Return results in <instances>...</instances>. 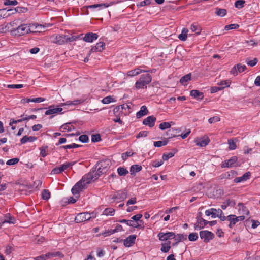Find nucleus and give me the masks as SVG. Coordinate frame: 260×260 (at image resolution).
<instances>
[{
  "mask_svg": "<svg viewBox=\"0 0 260 260\" xmlns=\"http://www.w3.org/2000/svg\"><path fill=\"white\" fill-rule=\"evenodd\" d=\"M215 10V14L218 16L223 17L226 14L227 11L225 9L216 8Z\"/></svg>",
  "mask_w": 260,
  "mask_h": 260,
  "instance_id": "34",
  "label": "nucleus"
},
{
  "mask_svg": "<svg viewBox=\"0 0 260 260\" xmlns=\"http://www.w3.org/2000/svg\"><path fill=\"white\" fill-rule=\"evenodd\" d=\"M148 113V110L146 106H142L141 107L140 110L136 113V117L137 118H140L142 116H145Z\"/></svg>",
  "mask_w": 260,
  "mask_h": 260,
  "instance_id": "20",
  "label": "nucleus"
},
{
  "mask_svg": "<svg viewBox=\"0 0 260 260\" xmlns=\"http://www.w3.org/2000/svg\"><path fill=\"white\" fill-rule=\"evenodd\" d=\"M174 156V153L169 152L168 153H164L162 156V159L164 160H167Z\"/></svg>",
  "mask_w": 260,
  "mask_h": 260,
  "instance_id": "60",
  "label": "nucleus"
},
{
  "mask_svg": "<svg viewBox=\"0 0 260 260\" xmlns=\"http://www.w3.org/2000/svg\"><path fill=\"white\" fill-rule=\"evenodd\" d=\"M117 172L119 176H125L128 173V170L122 167H120L117 169Z\"/></svg>",
  "mask_w": 260,
  "mask_h": 260,
  "instance_id": "39",
  "label": "nucleus"
},
{
  "mask_svg": "<svg viewBox=\"0 0 260 260\" xmlns=\"http://www.w3.org/2000/svg\"><path fill=\"white\" fill-rule=\"evenodd\" d=\"M47 146H43L40 148V155L43 157H45L47 156V153L46 152V149H47Z\"/></svg>",
  "mask_w": 260,
  "mask_h": 260,
  "instance_id": "57",
  "label": "nucleus"
},
{
  "mask_svg": "<svg viewBox=\"0 0 260 260\" xmlns=\"http://www.w3.org/2000/svg\"><path fill=\"white\" fill-rule=\"evenodd\" d=\"M170 244V242H168V243L167 244H162L160 250L164 253H166V252H168L171 248Z\"/></svg>",
  "mask_w": 260,
  "mask_h": 260,
  "instance_id": "41",
  "label": "nucleus"
},
{
  "mask_svg": "<svg viewBox=\"0 0 260 260\" xmlns=\"http://www.w3.org/2000/svg\"><path fill=\"white\" fill-rule=\"evenodd\" d=\"M236 65L239 73H242L247 69L246 66L245 65H242L240 63H238Z\"/></svg>",
  "mask_w": 260,
  "mask_h": 260,
  "instance_id": "62",
  "label": "nucleus"
},
{
  "mask_svg": "<svg viewBox=\"0 0 260 260\" xmlns=\"http://www.w3.org/2000/svg\"><path fill=\"white\" fill-rule=\"evenodd\" d=\"M190 29L192 32H195L196 35H199L201 32V27L197 23H193L190 26Z\"/></svg>",
  "mask_w": 260,
  "mask_h": 260,
  "instance_id": "25",
  "label": "nucleus"
},
{
  "mask_svg": "<svg viewBox=\"0 0 260 260\" xmlns=\"http://www.w3.org/2000/svg\"><path fill=\"white\" fill-rule=\"evenodd\" d=\"M237 174V173L236 171L232 170L230 172H226L224 174V177L226 178H230L231 177L232 178L233 176L236 175Z\"/></svg>",
  "mask_w": 260,
  "mask_h": 260,
  "instance_id": "58",
  "label": "nucleus"
},
{
  "mask_svg": "<svg viewBox=\"0 0 260 260\" xmlns=\"http://www.w3.org/2000/svg\"><path fill=\"white\" fill-rule=\"evenodd\" d=\"M198 238V235L197 233H191L188 235V239L190 241H195Z\"/></svg>",
  "mask_w": 260,
  "mask_h": 260,
  "instance_id": "51",
  "label": "nucleus"
},
{
  "mask_svg": "<svg viewBox=\"0 0 260 260\" xmlns=\"http://www.w3.org/2000/svg\"><path fill=\"white\" fill-rule=\"evenodd\" d=\"M101 140L100 134H93L91 136V141L92 142H98Z\"/></svg>",
  "mask_w": 260,
  "mask_h": 260,
  "instance_id": "56",
  "label": "nucleus"
},
{
  "mask_svg": "<svg viewBox=\"0 0 260 260\" xmlns=\"http://www.w3.org/2000/svg\"><path fill=\"white\" fill-rule=\"evenodd\" d=\"M188 30L187 29H183L182 33L178 36V38L181 41H185L187 37V32Z\"/></svg>",
  "mask_w": 260,
  "mask_h": 260,
  "instance_id": "37",
  "label": "nucleus"
},
{
  "mask_svg": "<svg viewBox=\"0 0 260 260\" xmlns=\"http://www.w3.org/2000/svg\"><path fill=\"white\" fill-rule=\"evenodd\" d=\"M116 193L117 200L123 201L127 198V192L125 190H119Z\"/></svg>",
  "mask_w": 260,
  "mask_h": 260,
  "instance_id": "26",
  "label": "nucleus"
},
{
  "mask_svg": "<svg viewBox=\"0 0 260 260\" xmlns=\"http://www.w3.org/2000/svg\"><path fill=\"white\" fill-rule=\"evenodd\" d=\"M60 129L63 132L66 131L68 132H70L73 129H75V127L73 126L72 125H71V123H67L61 126Z\"/></svg>",
  "mask_w": 260,
  "mask_h": 260,
  "instance_id": "29",
  "label": "nucleus"
},
{
  "mask_svg": "<svg viewBox=\"0 0 260 260\" xmlns=\"http://www.w3.org/2000/svg\"><path fill=\"white\" fill-rule=\"evenodd\" d=\"M190 95L196 99L202 100L204 98L203 92L198 90H192L190 91Z\"/></svg>",
  "mask_w": 260,
  "mask_h": 260,
  "instance_id": "21",
  "label": "nucleus"
},
{
  "mask_svg": "<svg viewBox=\"0 0 260 260\" xmlns=\"http://www.w3.org/2000/svg\"><path fill=\"white\" fill-rule=\"evenodd\" d=\"M98 35L96 33L88 32L85 35L83 40L86 42L91 43L98 38Z\"/></svg>",
  "mask_w": 260,
  "mask_h": 260,
  "instance_id": "10",
  "label": "nucleus"
},
{
  "mask_svg": "<svg viewBox=\"0 0 260 260\" xmlns=\"http://www.w3.org/2000/svg\"><path fill=\"white\" fill-rule=\"evenodd\" d=\"M15 218L11 215L10 213H7L5 215L4 220H2V223H5L14 224L15 223Z\"/></svg>",
  "mask_w": 260,
  "mask_h": 260,
  "instance_id": "18",
  "label": "nucleus"
},
{
  "mask_svg": "<svg viewBox=\"0 0 260 260\" xmlns=\"http://www.w3.org/2000/svg\"><path fill=\"white\" fill-rule=\"evenodd\" d=\"M89 213L82 212L77 214L75 218L76 223H80L90 219Z\"/></svg>",
  "mask_w": 260,
  "mask_h": 260,
  "instance_id": "7",
  "label": "nucleus"
},
{
  "mask_svg": "<svg viewBox=\"0 0 260 260\" xmlns=\"http://www.w3.org/2000/svg\"><path fill=\"white\" fill-rule=\"evenodd\" d=\"M251 173L249 172H247L244 174L241 177H237L234 179L235 183H239L247 180L250 177Z\"/></svg>",
  "mask_w": 260,
  "mask_h": 260,
  "instance_id": "16",
  "label": "nucleus"
},
{
  "mask_svg": "<svg viewBox=\"0 0 260 260\" xmlns=\"http://www.w3.org/2000/svg\"><path fill=\"white\" fill-rule=\"evenodd\" d=\"M175 241V243L174 245L177 244L179 242L187 239V235L182 234H178L177 235H175V237H173Z\"/></svg>",
  "mask_w": 260,
  "mask_h": 260,
  "instance_id": "22",
  "label": "nucleus"
},
{
  "mask_svg": "<svg viewBox=\"0 0 260 260\" xmlns=\"http://www.w3.org/2000/svg\"><path fill=\"white\" fill-rule=\"evenodd\" d=\"M75 162H66L59 167H56L51 171L52 174H57L61 173L69 167H72Z\"/></svg>",
  "mask_w": 260,
  "mask_h": 260,
  "instance_id": "5",
  "label": "nucleus"
},
{
  "mask_svg": "<svg viewBox=\"0 0 260 260\" xmlns=\"http://www.w3.org/2000/svg\"><path fill=\"white\" fill-rule=\"evenodd\" d=\"M146 83H144V81H142L141 80H138L135 84V87L137 89H143L146 88L147 87Z\"/></svg>",
  "mask_w": 260,
  "mask_h": 260,
  "instance_id": "35",
  "label": "nucleus"
},
{
  "mask_svg": "<svg viewBox=\"0 0 260 260\" xmlns=\"http://www.w3.org/2000/svg\"><path fill=\"white\" fill-rule=\"evenodd\" d=\"M81 145L76 144L75 143H73L71 145H67L61 146V148L67 149H71V148H78L81 147Z\"/></svg>",
  "mask_w": 260,
  "mask_h": 260,
  "instance_id": "53",
  "label": "nucleus"
},
{
  "mask_svg": "<svg viewBox=\"0 0 260 260\" xmlns=\"http://www.w3.org/2000/svg\"><path fill=\"white\" fill-rule=\"evenodd\" d=\"M158 237L160 241H166L169 239H173L175 237V233L173 232L162 233L160 232L158 234Z\"/></svg>",
  "mask_w": 260,
  "mask_h": 260,
  "instance_id": "9",
  "label": "nucleus"
},
{
  "mask_svg": "<svg viewBox=\"0 0 260 260\" xmlns=\"http://www.w3.org/2000/svg\"><path fill=\"white\" fill-rule=\"evenodd\" d=\"M196 145L201 147H205L210 142V139L207 136H205L200 139H196L194 140Z\"/></svg>",
  "mask_w": 260,
  "mask_h": 260,
  "instance_id": "11",
  "label": "nucleus"
},
{
  "mask_svg": "<svg viewBox=\"0 0 260 260\" xmlns=\"http://www.w3.org/2000/svg\"><path fill=\"white\" fill-rule=\"evenodd\" d=\"M26 118L25 117H23L21 119L15 120L14 119L11 118L10 120L9 125H12V124H16L18 123L21 122L23 121H25Z\"/></svg>",
  "mask_w": 260,
  "mask_h": 260,
  "instance_id": "49",
  "label": "nucleus"
},
{
  "mask_svg": "<svg viewBox=\"0 0 260 260\" xmlns=\"http://www.w3.org/2000/svg\"><path fill=\"white\" fill-rule=\"evenodd\" d=\"M204 228L202 219H196V222L194 224V229L196 231L201 230Z\"/></svg>",
  "mask_w": 260,
  "mask_h": 260,
  "instance_id": "31",
  "label": "nucleus"
},
{
  "mask_svg": "<svg viewBox=\"0 0 260 260\" xmlns=\"http://www.w3.org/2000/svg\"><path fill=\"white\" fill-rule=\"evenodd\" d=\"M42 197L44 200H47L50 197V193L48 190L44 189L42 192Z\"/></svg>",
  "mask_w": 260,
  "mask_h": 260,
  "instance_id": "47",
  "label": "nucleus"
},
{
  "mask_svg": "<svg viewBox=\"0 0 260 260\" xmlns=\"http://www.w3.org/2000/svg\"><path fill=\"white\" fill-rule=\"evenodd\" d=\"M136 238V236L135 235H131L126 238L124 240V245L125 247H130L133 244H134L135 240Z\"/></svg>",
  "mask_w": 260,
  "mask_h": 260,
  "instance_id": "14",
  "label": "nucleus"
},
{
  "mask_svg": "<svg viewBox=\"0 0 260 260\" xmlns=\"http://www.w3.org/2000/svg\"><path fill=\"white\" fill-rule=\"evenodd\" d=\"M108 5L105 3L99 4H94L89 5L87 6V8H103V7H108Z\"/></svg>",
  "mask_w": 260,
  "mask_h": 260,
  "instance_id": "42",
  "label": "nucleus"
},
{
  "mask_svg": "<svg viewBox=\"0 0 260 260\" xmlns=\"http://www.w3.org/2000/svg\"><path fill=\"white\" fill-rule=\"evenodd\" d=\"M142 169L141 166L139 165H133L130 168V173L132 175H135L137 172H140Z\"/></svg>",
  "mask_w": 260,
  "mask_h": 260,
  "instance_id": "23",
  "label": "nucleus"
},
{
  "mask_svg": "<svg viewBox=\"0 0 260 260\" xmlns=\"http://www.w3.org/2000/svg\"><path fill=\"white\" fill-rule=\"evenodd\" d=\"M134 153L131 152H126L125 153H124L122 155V158L123 160H126L128 157L131 156L133 155Z\"/></svg>",
  "mask_w": 260,
  "mask_h": 260,
  "instance_id": "64",
  "label": "nucleus"
},
{
  "mask_svg": "<svg viewBox=\"0 0 260 260\" xmlns=\"http://www.w3.org/2000/svg\"><path fill=\"white\" fill-rule=\"evenodd\" d=\"M105 43L103 42H100L95 45V46L92 47L90 50V53L92 52H101L104 50L105 47Z\"/></svg>",
  "mask_w": 260,
  "mask_h": 260,
  "instance_id": "13",
  "label": "nucleus"
},
{
  "mask_svg": "<svg viewBox=\"0 0 260 260\" xmlns=\"http://www.w3.org/2000/svg\"><path fill=\"white\" fill-rule=\"evenodd\" d=\"M238 158L236 156H232L230 159L224 160L221 164V167L224 168H231L233 167H238L239 165L237 163Z\"/></svg>",
  "mask_w": 260,
  "mask_h": 260,
  "instance_id": "6",
  "label": "nucleus"
},
{
  "mask_svg": "<svg viewBox=\"0 0 260 260\" xmlns=\"http://www.w3.org/2000/svg\"><path fill=\"white\" fill-rule=\"evenodd\" d=\"M102 103L104 104H107L111 102H115V100L111 96H108L105 97L102 101Z\"/></svg>",
  "mask_w": 260,
  "mask_h": 260,
  "instance_id": "44",
  "label": "nucleus"
},
{
  "mask_svg": "<svg viewBox=\"0 0 260 260\" xmlns=\"http://www.w3.org/2000/svg\"><path fill=\"white\" fill-rule=\"evenodd\" d=\"M18 2L16 0H5L4 2V5L5 6H9V5H14L15 6L17 5Z\"/></svg>",
  "mask_w": 260,
  "mask_h": 260,
  "instance_id": "54",
  "label": "nucleus"
},
{
  "mask_svg": "<svg viewBox=\"0 0 260 260\" xmlns=\"http://www.w3.org/2000/svg\"><path fill=\"white\" fill-rule=\"evenodd\" d=\"M27 26L28 29H29V30H28V33L37 31L38 29L42 27V25L37 23H29L27 24Z\"/></svg>",
  "mask_w": 260,
  "mask_h": 260,
  "instance_id": "17",
  "label": "nucleus"
},
{
  "mask_svg": "<svg viewBox=\"0 0 260 260\" xmlns=\"http://www.w3.org/2000/svg\"><path fill=\"white\" fill-rule=\"evenodd\" d=\"M28 9L27 8L23 7H17L15 8L14 9H9L7 10V11H14V13H25L27 11Z\"/></svg>",
  "mask_w": 260,
  "mask_h": 260,
  "instance_id": "30",
  "label": "nucleus"
},
{
  "mask_svg": "<svg viewBox=\"0 0 260 260\" xmlns=\"http://www.w3.org/2000/svg\"><path fill=\"white\" fill-rule=\"evenodd\" d=\"M118 222L122 223H125L130 226H134V222L132 220L121 219L118 220Z\"/></svg>",
  "mask_w": 260,
  "mask_h": 260,
  "instance_id": "50",
  "label": "nucleus"
},
{
  "mask_svg": "<svg viewBox=\"0 0 260 260\" xmlns=\"http://www.w3.org/2000/svg\"><path fill=\"white\" fill-rule=\"evenodd\" d=\"M28 30H29V29H28L27 24H23L17 28H14L12 30V32L15 35L23 36L28 34Z\"/></svg>",
  "mask_w": 260,
  "mask_h": 260,
  "instance_id": "3",
  "label": "nucleus"
},
{
  "mask_svg": "<svg viewBox=\"0 0 260 260\" xmlns=\"http://www.w3.org/2000/svg\"><path fill=\"white\" fill-rule=\"evenodd\" d=\"M220 120V117L218 116H214L209 119L208 122L209 123L212 124L216 122H218Z\"/></svg>",
  "mask_w": 260,
  "mask_h": 260,
  "instance_id": "63",
  "label": "nucleus"
},
{
  "mask_svg": "<svg viewBox=\"0 0 260 260\" xmlns=\"http://www.w3.org/2000/svg\"><path fill=\"white\" fill-rule=\"evenodd\" d=\"M245 1L244 0H238L235 3V7L236 8L240 9L244 7Z\"/></svg>",
  "mask_w": 260,
  "mask_h": 260,
  "instance_id": "46",
  "label": "nucleus"
},
{
  "mask_svg": "<svg viewBox=\"0 0 260 260\" xmlns=\"http://www.w3.org/2000/svg\"><path fill=\"white\" fill-rule=\"evenodd\" d=\"M168 143V140L156 141V142H154V146L155 147H159L166 145Z\"/></svg>",
  "mask_w": 260,
  "mask_h": 260,
  "instance_id": "45",
  "label": "nucleus"
},
{
  "mask_svg": "<svg viewBox=\"0 0 260 260\" xmlns=\"http://www.w3.org/2000/svg\"><path fill=\"white\" fill-rule=\"evenodd\" d=\"M144 70H141L138 68L131 70L127 72V75L129 76H134L139 74L140 73L145 72Z\"/></svg>",
  "mask_w": 260,
  "mask_h": 260,
  "instance_id": "32",
  "label": "nucleus"
},
{
  "mask_svg": "<svg viewBox=\"0 0 260 260\" xmlns=\"http://www.w3.org/2000/svg\"><path fill=\"white\" fill-rule=\"evenodd\" d=\"M239 25L237 24H231L227 25L224 27V29L226 30H229L231 29H235L238 28Z\"/></svg>",
  "mask_w": 260,
  "mask_h": 260,
  "instance_id": "48",
  "label": "nucleus"
},
{
  "mask_svg": "<svg viewBox=\"0 0 260 260\" xmlns=\"http://www.w3.org/2000/svg\"><path fill=\"white\" fill-rule=\"evenodd\" d=\"M199 235L200 238L206 243L209 242L215 237L213 233L207 230L200 231Z\"/></svg>",
  "mask_w": 260,
  "mask_h": 260,
  "instance_id": "4",
  "label": "nucleus"
},
{
  "mask_svg": "<svg viewBox=\"0 0 260 260\" xmlns=\"http://www.w3.org/2000/svg\"><path fill=\"white\" fill-rule=\"evenodd\" d=\"M205 213L206 216H211L213 218H215L217 217L216 209L215 208H210V209L207 210Z\"/></svg>",
  "mask_w": 260,
  "mask_h": 260,
  "instance_id": "28",
  "label": "nucleus"
},
{
  "mask_svg": "<svg viewBox=\"0 0 260 260\" xmlns=\"http://www.w3.org/2000/svg\"><path fill=\"white\" fill-rule=\"evenodd\" d=\"M228 144L229 145V148L230 150H235L237 147L236 142L234 141V140L229 139L228 140Z\"/></svg>",
  "mask_w": 260,
  "mask_h": 260,
  "instance_id": "43",
  "label": "nucleus"
},
{
  "mask_svg": "<svg viewBox=\"0 0 260 260\" xmlns=\"http://www.w3.org/2000/svg\"><path fill=\"white\" fill-rule=\"evenodd\" d=\"M83 101L80 99H77L75 100H74L73 101H67L66 103H61L59 105L60 106H62L64 105H77L80 103H81Z\"/></svg>",
  "mask_w": 260,
  "mask_h": 260,
  "instance_id": "27",
  "label": "nucleus"
},
{
  "mask_svg": "<svg viewBox=\"0 0 260 260\" xmlns=\"http://www.w3.org/2000/svg\"><path fill=\"white\" fill-rule=\"evenodd\" d=\"M248 66L253 67L258 62V59L256 58H254L253 60H250L247 59L245 61Z\"/></svg>",
  "mask_w": 260,
  "mask_h": 260,
  "instance_id": "52",
  "label": "nucleus"
},
{
  "mask_svg": "<svg viewBox=\"0 0 260 260\" xmlns=\"http://www.w3.org/2000/svg\"><path fill=\"white\" fill-rule=\"evenodd\" d=\"M63 256V255L60 252H49L46 254V256L48 258L56 256L62 257Z\"/></svg>",
  "mask_w": 260,
  "mask_h": 260,
  "instance_id": "36",
  "label": "nucleus"
},
{
  "mask_svg": "<svg viewBox=\"0 0 260 260\" xmlns=\"http://www.w3.org/2000/svg\"><path fill=\"white\" fill-rule=\"evenodd\" d=\"M227 220L230 221L229 226L232 228L238 222V219L235 215L231 214L227 216Z\"/></svg>",
  "mask_w": 260,
  "mask_h": 260,
  "instance_id": "15",
  "label": "nucleus"
},
{
  "mask_svg": "<svg viewBox=\"0 0 260 260\" xmlns=\"http://www.w3.org/2000/svg\"><path fill=\"white\" fill-rule=\"evenodd\" d=\"M56 41L55 42L58 44L61 45L67 43V36L64 35H59L56 36Z\"/></svg>",
  "mask_w": 260,
  "mask_h": 260,
  "instance_id": "19",
  "label": "nucleus"
},
{
  "mask_svg": "<svg viewBox=\"0 0 260 260\" xmlns=\"http://www.w3.org/2000/svg\"><path fill=\"white\" fill-rule=\"evenodd\" d=\"M63 109L61 107H55V105H51L49 106L48 109L45 112L46 115H50L52 114H62Z\"/></svg>",
  "mask_w": 260,
  "mask_h": 260,
  "instance_id": "8",
  "label": "nucleus"
},
{
  "mask_svg": "<svg viewBox=\"0 0 260 260\" xmlns=\"http://www.w3.org/2000/svg\"><path fill=\"white\" fill-rule=\"evenodd\" d=\"M111 165V162L109 159L100 160L96 164L97 171L90 172L88 173H91L93 175V180L94 181L98 179L101 174L106 173Z\"/></svg>",
  "mask_w": 260,
  "mask_h": 260,
  "instance_id": "2",
  "label": "nucleus"
},
{
  "mask_svg": "<svg viewBox=\"0 0 260 260\" xmlns=\"http://www.w3.org/2000/svg\"><path fill=\"white\" fill-rule=\"evenodd\" d=\"M151 4L150 0H144L143 1L140 2L137 4V6L138 7H141L146 5H149Z\"/></svg>",
  "mask_w": 260,
  "mask_h": 260,
  "instance_id": "55",
  "label": "nucleus"
},
{
  "mask_svg": "<svg viewBox=\"0 0 260 260\" xmlns=\"http://www.w3.org/2000/svg\"><path fill=\"white\" fill-rule=\"evenodd\" d=\"M139 79L142 80V81H144V83L148 84L151 82L152 78L150 74H146L142 75Z\"/></svg>",
  "mask_w": 260,
  "mask_h": 260,
  "instance_id": "24",
  "label": "nucleus"
},
{
  "mask_svg": "<svg viewBox=\"0 0 260 260\" xmlns=\"http://www.w3.org/2000/svg\"><path fill=\"white\" fill-rule=\"evenodd\" d=\"M19 160V159L18 158H14L10 159L8 160L6 162V164L7 165H9V166L14 165L16 164L17 162H18Z\"/></svg>",
  "mask_w": 260,
  "mask_h": 260,
  "instance_id": "59",
  "label": "nucleus"
},
{
  "mask_svg": "<svg viewBox=\"0 0 260 260\" xmlns=\"http://www.w3.org/2000/svg\"><path fill=\"white\" fill-rule=\"evenodd\" d=\"M190 80H191V74L189 73V74H188L184 76L183 77H182L180 79V82L182 85H186L187 82Z\"/></svg>",
  "mask_w": 260,
  "mask_h": 260,
  "instance_id": "33",
  "label": "nucleus"
},
{
  "mask_svg": "<svg viewBox=\"0 0 260 260\" xmlns=\"http://www.w3.org/2000/svg\"><path fill=\"white\" fill-rule=\"evenodd\" d=\"M171 123L174 124V122L172 121H171V122H162L159 124V128L161 130H165L166 129L170 128L171 126Z\"/></svg>",
  "mask_w": 260,
  "mask_h": 260,
  "instance_id": "38",
  "label": "nucleus"
},
{
  "mask_svg": "<svg viewBox=\"0 0 260 260\" xmlns=\"http://www.w3.org/2000/svg\"><path fill=\"white\" fill-rule=\"evenodd\" d=\"M156 120V119L154 116L152 115L149 116L144 119L143 124L144 125H147L150 127H152L154 126Z\"/></svg>",
  "mask_w": 260,
  "mask_h": 260,
  "instance_id": "12",
  "label": "nucleus"
},
{
  "mask_svg": "<svg viewBox=\"0 0 260 260\" xmlns=\"http://www.w3.org/2000/svg\"><path fill=\"white\" fill-rule=\"evenodd\" d=\"M79 140L82 143H86L88 141L89 138L87 135H82L79 137Z\"/></svg>",
  "mask_w": 260,
  "mask_h": 260,
  "instance_id": "61",
  "label": "nucleus"
},
{
  "mask_svg": "<svg viewBox=\"0 0 260 260\" xmlns=\"http://www.w3.org/2000/svg\"><path fill=\"white\" fill-rule=\"evenodd\" d=\"M93 175L88 173L82 177V179L75 184L72 188L71 191L74 195L79 194L86 187V185L89 184L93 180Z\"/></svg>",
  "mask_w": 260,
  "mask_h": 260,
  "instance_id": "1",
  "label": "nucleus"
},
{
  "mask_svg": "<svg viewBox=\"0 0 260 260\" xmlns=\"http://www.w3.org/2000/svg\"><path fill=\"white\" fill-rule=\"evenodd\" d=\"M114 213H115V210L114 209L111 208H108L105 209L104 210L103 214L106 215V216H108V215L112 216L114 215Z\"/></svg>",
  "mask_w": 260,
  "mask_h": 260,
  "instance_id": "40",
  "label": "nucleus"
}]
</instances>
